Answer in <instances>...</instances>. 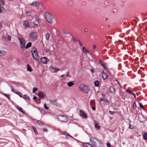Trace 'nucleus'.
<instances>
[{
    "mask_svg": "<svg viewBox=\"0 0 147 147\" xmlns=\"http://www.w3.org/2000/svg\"><path fill=\"white\" fill-rule=\"evenodd\" d=\"M80 115L84 118H86L87 117V114L83 111L80 110L79 111Z\"/></svg>",
    "mask_w": 147,
    "mask_h": 147,
    "instance_id": "9d476101",
    "label": "nucleus"
},
{
    "mask_svg": "<svg viewBox=\"0 0 147 147\" xmlns=\"http://www.w3.org/2000/svg\"><path fill=\"white\" fill-rule=\"evenodd\" d=\"M40 111L43 114H45L46 113V112L43 110L41 109Z\"/></svg>",
    "mask_w": 147,
    "mask_h": 147,
    "instance_id": "09e8293b",
    "label": "nucleus"
},
{
    "mask_svg": "<svg viewBox=\"0 0 147 147\" xmlns=\"http://www.w3.org/2000/svg\"><path fill=\"white\" fill-rule=\"evenodd\" d=\"M63 32L64 34H69V33L67 32V31L65 30H63Z\"/></svg>",
    "mask_w": 147,
    "mask_h": 147,
    "instance_id": "a19ab883",
    "label": "nucleus"
},
{
    "mask_svg": "<svg viewBox=\"0 0 147 147\" xmlns=\"http://www.w3.org/2000/svg\"><path fill=\"white\" fill-rule=\"evenodd\" d=\"M45 17L47 20L50 24H51L52 17L51 14L49 13H46L45 14Z\"/></svg>",
    "mask_w": 147,
    "mask_h": 147,
    "instance_id": "423d86ee",
    "label": "nucleus"
},
{
    "mask_svg": "<svg viewBox=\"0 0 147 147\" xmlns=\"http://www.w3.org/2000/svg\"><path fill=\"white\" fill-rule=\"evenodd\" d=\"M126 92L129 94H131L134 96V98H136V95L134 93H133L131 90L129 89H127L126 90Z\"/></svg>",
    "mask_w": 147,
    "mask_h": 147,
    "instance_id": "2eb2a0df",
    "label": "nucleus"
},
{
    "mask_svg": "<svg viewBox=\"0 0 147 147\" xmlns=\"http://www.w3.org/2000/svg\"><path fill=\"white\" fill-rule=\"evenodd\" d=\"M109 91L111 93H113L114 92L115 90L113 87H110L109 89Z\"/></svg>",
    "mask_w": 147,
    "mask_h": 147,
    "instance_id": "393cba45",
    "label": "nucleus"
},
{
    "mask_svg": "<svg viewBox=\"0 0 147 147\" xmlns=\"http://www.w3.org/2000/svg\"><path fill=\"white\" fill-rule=\"evenodd\" d=\"M103 67H104V68L105 69L107 70V66L105 65H104L103 66Z\"/></svg>",
    "mask_w": 147,
    "mask_h": 147,
    "instance_id": "4d7b16f0",
    "label": "nucleus"
},
{
    "mask_svg": "<svg viewBox=\"0 0 147 147\" xmlns=\"http://www.w3.org/2000/svg\"><path fill=\"white\" fill-rule=\"evenodd\" d=\"M139 104L140 105V107L141 108H142L143 109H144L145 108L142 105V103H139Z\"/></svg>",
    "mask_w": 147,
    "mask_h": 147,
    "instance_id": "4c0bfd02",
    "label": "nucleus"
},
{
    "mask_svg": "<svg viewBox=\"0 0 147 147\" xmlns=\"http://www.w3.org/2000/svg\"><path fill=\"white\" fill-rule=\"evenodd\" d=\"M100 100L102 101H104L105 102L108 104H109L110 103L109 101V100H107V99L105 98L104 97L101 98H100Z\"/></svg>",
    "mask_w": 147,
    "mask_h": 147,
    "instance_id": "6ab92c4d",
    "label": "nucleus"
},
{
    "mask_svg": "<svg viewBox=\"0 0 147 147\" xmlns=\"http://www.w3.org/2000/svg\"><path fill=\"white\" fill-rule=\"evenodd\" d=\"M40 5L39 2L38 1H34L31 4V5L35 7H38Z\"/></svg>",
    "mask_w": 147,
    "mask_h": 147,
    "instance_id": "9b49d317",
    "label": "nucleus"
},
{
    "mask_svg": "<svg viewBox=\"0 0 147 147\" xmlns=\"http://www.w3.org/2000/svg\"><path fill=\"white\" fill-rule=\"evenodd\" d=\"M32 127L33 129L34 132L35 133V134H36V135L38 133H37V131L36 129V127L34 126H32Z\"/></svg>",
    "mask_w": 147,
    "mask_h": 147,
    "instance_id": "7c9ffc66",
    "label": "nucleus"
},
{
    "mask_svg": "<svg viewBox=\"0 0 147 147\" xmlns=\"http://www.w3.org/2000/svg\"><path fill=\"white\" fill-rule=\"evenodd\" d=\"M6 54V52L0 50V57L5 56Z\"/></svg>",
    "mask_w": 147,
    "mask_h": 147,
    "instance_id": "5701e85b",
    "label": "nucleus"
},
{
    "mask_svg": "<svg viewBox=\"0 0 147 147\" xmlns=\"http://www.w3.org/2000/svg\"><path fill=\"white\" fill-rule=\"evenodd\" d=\"M24 98L25 99H26L27 100H30V98H29V97L27 95H24L23 96H22V97Z\"/></svg>",
    "mask_w": 147,
    "mask_h": 147,
    "instance_id": "bb28decb",
    "label": "nucleus"
},
{
    "mask_svg": "<svg viewBox=\"0 0 147 147\" xmlns=\"http://www.w3.org/2000/svg\"><path fill=\"white\" fill-rule=\"evenodd\" d=\"M29 37L33 40H36L38 37V34L36 32H30L29 34Z\"/></svg>",
    "mask_w": 147,
    "mask_h": 147,
    "instance_id": "0eeeda50",
    "label": "nucleus"
},
{
    "mask_svg": "<svg viewBox=\"0 0 147 147\" xmlns=\"http://www.w3.org/2000/svg\"><path fill=\"white\" fill-rule=\"evenodd\" d=\"M43 131H45L46 132H47L48 131V130L47 129H46V128H44L43 129Z\"/></svg>",
    "mask_w": 147,
    "mask_h": 147,
    "instance_id": "6e6d98bb",
    "label": "nucleus"
},
{
    "mask_svg": "<svg viewBox=\"0 0 147 147\" xmlns=\"http://www.w3.org/2000/svg\"><path fill=\"white\" fill-rule=\"evenodd\" d=\"M32 43L31 42H29L28 43L25 47L26 49H28L31 46Z\"/></svg>",
    "mask_w": 147,
    "mask_h": 147,
    "instance_id": "a878e982",
    "label": "nucleus"
},
{
    "mask_svg": "<svg viewBox=\"0 0 147 147\" xmlns=\"http://www.w3.org/2000/svg\"><path fill=\"white\" fill-rule=\"evenodd\" d=\"M73 40L74 42H75L76 41V40L74 39H73Z\"/></svg>",
    "mask_w": 147,
    "mask_h": 147,
    "instance_id": "774afa93",
    "label": "nucleus"
},
{
    "mask_svg": "<svg viewBox=\"0 0 147 147\" xmlns=\"http://www.w3.org/2000/svg\"><path fill=\"white\" fill-rule=\"evenodd\" d=\"M84 30L85 32H88V29H85Z\"/></svg>",
    "mask_w": 147,
    "mask_h": 147,
    "instance_id": "0e129e2a",
    "label": "nucleus"
},
{
    "mask_svg": "<svg viewBox=\"0 0 147 147\" xmlns=\"http://www.w3.org/2000/svg\"><path fill=\"white\" fill-rule=\"evenodd\" d=\"M143 138L145 140H147V133L143 131L142 133Z\"/></svg>",
    "mask_w": 147,
    "mask_h": 147,
    "instance_id": "f3484780",
    "label": "nucleus"
},
{
    "mask_svg": "<svg viewBox=\"0 0 147 147\" xmlns=\"http://www.w3.org/2000/svg\"><path fill=\"white\" fill-rule=\"evenodd\" d=\"M2 27V24L1 22H0V30L1 29Z\"/></svg>",
    "mask_w": 147,
    "mask_h": 147,
    "instance_id": "e2e57ef3",
    "label": "nucleus"
},
{
    "mask_svg": "<svg viewBox=\"0 0 147 147\" xmlns=\"http://www.w3.org/2000/svg\"><path fill=\"white\" fill-rule=\"evenodd\" d=\"M18 39L20 42V46L22 49L24 50L25 49V41L24 38L22 37H19Z\"/></svg>",
    "mask_w": 147,
    "mask_h": 147,
    "instance_id": "20e7f679",
    "label": "nucleus"
},
{
    "mask_svg": "<svg viewBox=\"0 0 147 147\" xmlns=\"http://www.w3.org/2000/svg\"><path fill=\"white\" fill-rule=\"evenodd\" d=\"M58 120L61 122H65L67 121V117L65 115H59L57 116Z\"/></svg>",
    "mask_w": 147,
    "mask_h": 147,
    "instance_id": "39448f33",
    "label": "nucleus"
},
{
    "mask_svg": "<svg viewBox=\"0 0 147 147\" xmlns=\"http://www.w3.org/2000/svg\"><path fill=\"white\" fill-rule=\"evenodd\" d=\"M49 70L52 73H55L59 70V69L57 68L50 67L49 68Z\"/></svg>",
    "mask_w": 147,
    "mask_h": 147,
    "instance_id": "6e6552de",
    "label": "nucleus"
},
{
    "mask_svg": "<svg viewBox=\"0 0 147 147\" xmlns=\"http://www.w3.org/2000/svg\"><path fill=\"white\" fill-rule=\"evenodd\" d=\"M78 42H79L80 46H82V44L81 42L79 40H78Z\"/></svg>",
    "mask_w": 147,
    "mask_h": 147,
    "instance_id": "603ef678",
    "label": "nucleus"
},
{
    "mask_svg": "<svg viewBox=\"0 0 147 147\" xmlns=\"http://www.w3.org/2000/svg\"><path fill=\"white\" fill-rule=\"evenodd\" d=\"M79 89L83 92L88 93L90 91V89L88 86L86 85H81L79 88Z\"/></svg>",
    "mask_w": 147,
    "mask_h": 147,
    "instance_id": "7ed1b4c3",
    "label": "nucleus"
},
{
    "mask_svg": "<svg viewBox=\"0 0 147 147\" xmlns=\"http://www.w3.org/2000/svg\"><path fill=\"white\" fill-rule=\"evenodd\" d=\"M95 127L96 128H97L98 129L100 128V127L98 123H96L95 125Z\"/></svg>",
    "mask_w": 147,
    "mask_h": 147,
    "instance_id": "e433bc0d",
    "label": "nucleus"
},
{
    "mask_svg": "<svg viewBox=\"0 0 147 147\" xmlns=\"http://www.w3.org/2000/svg\"><path fill=\"white\" fill-rule=\"evenodd\" d=\"M37 90V89L35 88H34L33 89V92H36Z\"/></svg>",
    "mask_w": 147,
    "mask_h": 147,
    "instance_id": "37998d69",
    "label": "nucleus"
},
{
    "mask_svg": "<svg viewBox=\"0 0 147 147\" xmlns=\"http://www.w3.org/2000/svg\"><path fill=\"white\" fill-rule=\"evenodd\" d=\"M35 20L34 22L33 23L34 25H37L39 23L38 19L37 17H36L35 18Z\"/></svg>",
    "mask_w": 147,
    "mask_h": 147,
    "instance_id": "4be33fe9",
    "label": "nucleus"
},
{
    "mask_svg": "<svg viewBox=\"0 0 147 147\" xmlns=\"http://www.w3.org/2000/svg\"><path fill=\"white\" fill-rule=\"evenodd\" d=\"M37 97L36 96H34L33 98V99L34 100H36L37 99Z\"/></svg>",
    "mask_w": 147,
    "mask_h": 147,
    "instance_id": "bf43d9fd",
    "label": "nucleus"
},
{
    "mask_svg": "<svg viewBox=\"0 0 147 147\" xmlns=\"http://www.w3.org/2000/svg\"><path fill=\"white\" fill-rule=\"evenodd\" d=\"M93 49L94 50L96 48V45H93Z\"/></svg>",
    "mask_w": 147,
    "mask_h": 147,
    "instance_id": "13d9d810",
    "label": "nucleus"
},
{
    "mask_svg": "<svg viewBox=\"0 0 147 147\" xmlns=\"http://www.w3.org/2000/svg\"><path fill=\"white\" fill-rule=\"evenodd\" d=\"M102 96L104 98V97H105V96L104 94H103V93H102Z\"/></svg>",
    "mask_w": 147,
    "mask_h": 147,
    "instance_id": "338daca9",
    "label": "nucleus"
},
{
    "mask_svg": "<svg viewBox=\"0 0 147 147\" xmlns=\"http://www.w3.org/2000/svg\"><path fill=\"white\" fill-rule=\"evenodd\" d=\"M36 123L40 125H43L44 124L40 121H37L36 122Z\"/></svg>",
    "mask_w": 147,
    "mask_h": 147,
    "instance_id": "2f4dec72",
    "label": "nucleus"
},
{
    "mask_svg": "<svg viewBox=\"0 0 147 147\" xmlns=\"http://www.w3.org/2000/svg\"><path fill=\"white\" fill-rule=\"evenodd\" d=\"M38 95V96L41 98H42L45 96V94L43 92H39Z\"/></svg>",
    "mask_w": 147,
    "mask_h": 147,
    "instance_id": "a211bd4d",
    "label": "nucleus"
},
{
    "mask_svg": "<svg viewBox=\"0 0 147 147\" xmlns=\"http://www.w3.org/2000/svg\"><path fill=\"white\" fill-rule=\"evenodd\" d=\"M26 13L27 15L30 16H31V13L29 11H26Z\"/></svg>",
    "mask_w": 147,
    "mask_h": 147,
    "instance_id": "c03bdc74",
    "label": "nucleus"
},
{
    "mask_svg": "<svg viewBox=\"0 0 147 147\" xmlns=\"http://www.w3.org/2000/svg\"><path fill=\"white\" fill-rule=\"evenodd\" d=\"M17 109L19 111L21 112L22 113H25V111H23L22 109L20 107H19L18 106L17 107Z\"/></svg>",
    "mask_w": 147,
    "mask_h": 147,
    "instance_id": "473e14b6",
    "label": "nucleus"
},
{
    "mask_svg": "<svg viewBox=\"0 0 147 147\" xmlns=\"http://www.w3.org/2000/svg\"><path fill=\"white\" fill-rule=\"evenodd\" d=\"M94 69L93 68H91V71L92 73H94Z\"/></svg>",
    "mask_w": 147,
    "mask_h": 147,
    "instance_id": "864d4df0",
    "label": "nucleus"
},
{
    "mask_svg": "<svg viewBox=\"0 0 147 147\" xmlns=\"http://www.w3.org/2000/svg\"><path fill=\"white\" fill-rule=\"evenodd\" d=\"M74 84L73 83V82H68L67 83V85L69 87H71L74 85Z\"/></svg>",
    "mask_w": 147,
    "mask_h": 147,
    "instance_id": "c85d7f7f",
    "label": "nucleus"
},
{
    "mask_svg": "<svg viewBox=\"0 0 147 147\" xmlns=\"http://www.w3.org/2000/svg\"><path fill=\"white\" fill-rule=\"evenodd\" d=\"M11 90L12 91L15 93L16 94L18 95L21 97H22V95L21 93L20 92H18L17 90L13 88Z\"/></svg>",
    "mask_w": 147,
    "mask_h": 147,
    "instance_id": "4468645a",
    "label": "nucleus"
},
{
    "mask_svg": "<svg viewBox=\"0 0 147 147\" xmlns=\"http://www.w3.org/2000/svg\"><path fill=\"white\" fill-rule=\"evenodd\" d=\"M92 109L93 110H95V108L94 107H93L92 108Z\"/></svg>",
    "mask_w": 147,
    "mask_h": 147,
    "instance_id": "69168bd1",
    "label": "nucleus"
},
{
    "mask_svg": "<svg viewBox=\"0 0 147 147\" xmlns=\"http://www.w3.org/2000/svg\"><path fill=\"white\" fill-rule=\"evenodd\" d=\"M49 49H47L46 50V52H47V53H48L49 52Z\"/></svg>",
    "mask_w": 147,
    "mask_h": 147,
    "instance_id": "052dcab7",
    "label": "nucleus"
},
{
    "mask_svg": "<svg viewBox=\"0 0 147 147\" xmlns=\"http://www.w3.org/2000/svg\"><path fill=\"white\" fill-rule=\"evenodd\" d=\"M91 144L88 143H83L82 144L83 147H100L101 144V141L94 137L90 138Z\"/></svg>",
    "mask_w": 147,
    "mask_h": 147,
    "instance_id": "f257e3e1",
    "label": "nucleus"
},
{
    "mask_svg": "<svg viewBox=\"0 0 147 147\" xmlns=\"http://www.w3.org/2000/svg\"><path fill=\"white\" fill-rule=\"evenodd\" d=\"M133 107L134 109H135L136 108L137 106H136V102H134L133 103Z\"/></svg>",
    "mask_w": 147,
    "mask_h": 147,
    "instance_id": "f704fd0d",
    "label": "nucleus"
},
{
    "mask_svg": "<svg viewBox=\"0 0 147 147\" xmlns=\"http://www.w3.org/2000/svg\"><path fill=\"white\" fill-rule=\"evenodd\" d=\"M109 113L111 115H113L115 113V111H109Z\"/></svg>",
    "mask_w": 147,
    "mask_h": 147,
    "instance_id": "ea45409f",
    "label": "nucleus"
},
{
    "mask_svg": "<svg viewBox=\"0 0 147 147\" xmlns=\"http://www.w3.org/2000/svg\"><path fill=\"white\" fill-rule=\"evenodd\" d=\"M29 20H27L26 21H24V22L23 25L24 26L26 27V28H28L30 26V25L29 24Z\"/></svg>",
    "mask_w": 147,
    "mask_h": 147,
    "instance_id": "dca6fc26",
    "label": "nucleus"
},
{
    "mask_svg": "<svg viewBox=\"0 0 147 147\" xmlns=\"http://www.w3.org/2000/svg\"><path fill=\"white\" fill-rule=\"evenodd\" d=\"M3 38H5L7 40L9 41L11 40V36L8 34H6L3 37Z\"/></svg>",
    "mask_w": 147,
    "mask_h": 147,
    "instance_id": "ddd939ff",
    "label": "nucleus"
},
{
    "mask_svg": "<svg viewBox=\"0 0 147 147\" xmlns=\"http://www.w3.org/2000/svg\"><path fill=\"white\" fill-rule=\"evenodd\" d=\"M4 95L7 97L8 99H10V95L5 94H4Z\"/></svg>",
    "mask_w": 147,
    "mask_h": 147,
    "instance_id": "79ce46f5",
    "label": "nucleus"
},
{
    "mask_svg": "<svg viewBox=\"0 0 147 147\" xmlns=\"http://www.w3.org/2000/svg\"><path fill=\"white\" fill-rule=\"evenodd\" d=\"M94 86H95L98 87L99 86V82L97 80L95 81L94 82Z\"/></svg>",
    "mask_w": 147,
    "mask_h": 147,
    "instance_id": "c756f323",
    "label": "nucleus"
},
{
    "mask_svg": "<svg viewBox=\"0 0 147 147\" xmlns=\"http://www.w3.org/2000/svg\"><path fill=\"white\" fill-rule=\"evenodd\" d=\"M4 4H3L2 3V4H0V9H5L3 7V5Z\"/></svg>",
    "mask_w": 147,
    "mask_h": 147,
    "instance_id": "58836bf2",
    "label": "nucleus"
},
{
    "mask_svg": "<svg viewBox=\"0 0 147 147\" xmlns=\"http://www.w3.org/2000/svg\"><path fill=\"white\" fill-rule=\"evenodd\" d=\"M27 70L30 72L32 71V69L28 64H27Z\"/></svg>",
    "mask_w": 147,
    "mask_h": 147,
    "instance_id": "cd10ccee",
    "label": "nucleus"
},
{
    "mask_svg": "<svg viewBox=\"0 0 147 147\" xmlns=\"http://www.w3.org/2000/svg\"><path fill=\"white\" fill-rule=\"evenodd\" d=\"M5 11V10H0V12L1 13L3 12V13Z\"/></svg>",
    "mask_w": 147,
    "mask_h": 147,
    "instance_id": "5fc2aeb1",
    "label": "nucleus"
},
{
    "mask_svg": "<svg viewBox=\"0 0 147 147\" xmlns=\"http://www.w3.org/2000/svg\"><path fill=\"white\" fill-rule=\"evenodd\" d=\"M125 0H121V3H124L125 2Z\"/></svg>",
    "mask_w": 147,
    "mask_h": 147,
    "instance_id": "680f3d73",
    "label": "nucleus"
},
{
    "mask_svg": "<svg viewBox=\"0 0 147 147\" xmlns=\"http://www.w3.org/2000/svg\"><path fill=\"white\" fill-rule=\"evenodd\" d=\"M83 53L84 54H87L89 53L88 51L84 47H82Z\"/></svg>",
    "mask_w": 147,
    "mask_h": 147,
    "instance_id": "412c9836",
    "label": "nucleus"
},
{
    "mask_svg": "<svg viewBox=\"0 0 147 147\" xmlns=\"http://www.w3.org/2000/svg\"><path fill=\"white\" fill-rule=\"evenodd\" d=\"M63 135L66 136V138L68 139L69 138L72 137L71 136H70L68 133L66 132H63Z\"/></svg>",
    "mask_w": 147,
    "mask_h": 147,
    "instance_id": "aec40b11",
    "label": "nucleus"
},
{
    "mask_svg": "<svg viewBox=\"0 0 147 147\" xmlns=\"http://www.w3.org/2000/svg\"><path fill=\"white\" fill-rule=\"evenodd\" d=\"M129 127L131 129H134V127H133V126H131V124H130V123L129 124Z\"/></svg>",
    "mask_w": 147,
    "mask_h": 147,
    "instance_id": "de8ad7c7",
    "label": "nucleus"
},
{
    "mask_svg": "<svg viewBox=\"0 0 147 147\" xmlns=\"http://www.w3.org/2000/svg\"><path fill=\"white\" fill-rule=\"evenodd\" d=\"M107 147H111L110 144L109 142H107L106 144Z\"/></svg>",
    "mask_w": 147,
    "mask_h": 147,
    "instance_id": "a18cd8bd",
    "label": "nucleus"
},
{
    "mask_svg": "<svg viewBox=\"0 0 147 147\" xmlns=\"http://www.w3.org/2000/svg\"><path fill=\"white\" fill-rule=\"evenodd\" d=\"M100 62L101 65H102V66H103L104 65H105L103 62L101 60H100Z\"/></svg>",
    "mask_w": 147,
    "mask_h": 147,
    "instance_id": "8fccbe9b",
    "label": "nucleus"
},
{
    "mask_svg": "<svg viewBox=\"0 0 147 147\" xmlns=\"http://www.w3.org/2000/svg\"><path fill=\"white\" fill-rule=\"evenodd\" d=\"M50 37V35L49 34H47L45 35V38L47 40H49V38Z\"/></svg>",
    "mask_w": 147,
    "mask_h": 147,
    "instance_id": "72a5a7b5",
    "label": "nucleus"
},
{
    "mask_svg": "<svg viewBox=\"0 0 147 147\" xmlns=\"http://www.w3.org/2000/svg\"><path fill=\"white\" fill-rule=\"evenodd\" d=\"M102 77L103 79L105 80L108 77V76L104 72L103 70H102Z\"/></svg>",
    "mask_w": 147,
    "mask_h": 147,
    "instance_id": "f8f14e48",
    "label": "nucleus"
},
{
    "mask_svg": "<svg viewBox=\"0 0 147 147\" xmlns=\"http://www.w3.org/2000/svg\"><path fill=\"white\" fill-rule=\"evenodd\" d=\"M48 61V59L46 57H43L40 59V62L43 64L47 63Z\"/></svg>",
    "mask_w": 147,
    "mask_h": 147,
    "instance_id": "1a4fd4ad",
    "label": "nucleus"
},
{
    "mask_svg": "<svg viewBox=\"0 0 147 147\" xmlns=\"http://www.w3.org/2000/svg\"><path fill=\"white\" fill-rule=\"evenodd\" d=\"M44 107L45 109H49V107H47V105L45 104L44 105Z\"/></svg>",
    "mask_w": 147,
    "mask_h": 147,
    "instance_id": "49530a36",
    "label": "nucleus"
},
{
    "mask_svg": "<svg viewBox=\"0 0 147 147\" xmlns=\"http://www.w3.org/2000/svg\"><path fill=\"white\" fill-rule=\"evenodd\" d=\"M0 1L2 3H3V4H4L5 3L4 0H0Z\"/></svg>",
    "mask_w": 147,
    "mask_h": 147,
    "instance_id": "3c124183",
    "label": "nucleus"
},
{
    "mask_svg": "<svg viewBox=\"0 0 147 147\" xmlns=\"http://www.w3.org/2000/svg\"><path fill=\"white\" fill-rule=\"evenodd\" d=\"M69 72H67V74H63V75H61V77L63 78H67V77H68L69 76Z\"/></svg>",
    "mask_w": 147,
    "mask_h": 147,
    "instance_id": "b1692460",
    "label": "nucleus"
},
{
    "mask_svg": "<svg viewBox=\"0 0 147 147\" xmlns=\"http://www.w3.org/2000/svg\"><path fill=\"white\" fill-rule=\"evenodd\" d=\"M94 103L95 101L93 100H92L90 101V105H92V106L94 105Z\"/></svg>",
    "mask_w": 147,
    "mask_h": 147,
    "instance_id": "c9c22d12",
    "label": "nucleus"
},
{
    "mask_svg": "<svg viewBox=\"0 0 147 147\" xmlns=\"http://www.w3.org/2000/svg\"><path fill=\"white\" fill-rule=\"evenodd\" d=\"M31 52L33 58L36 60H38L39 58L36 49L35 48H33L31 51Z\"/></svg>",
    "mask_w": 147,
    "mask_h": 147,
    "instance_id": "f03ea898",
    "label": "nucleus"
}]
</instances>
